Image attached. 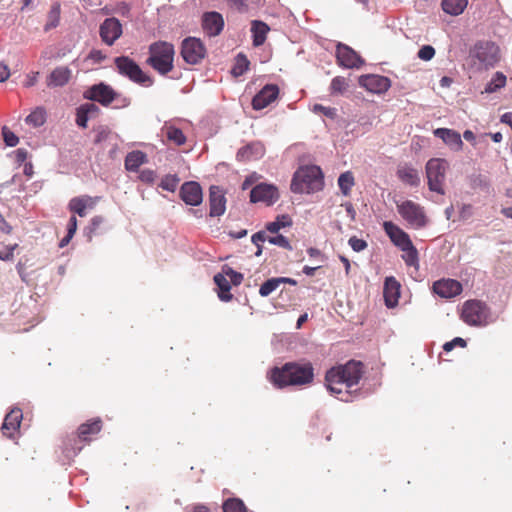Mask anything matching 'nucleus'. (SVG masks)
I'll return each instance as SVG.
<instances>
[{
	"label": "nucleus",
	"mask_w": 512,
	"mask_h": 512,
	"mask_svg": "<svg viewBox=\"0 0 512 512\" xmlns=\"http://www.w3.org/2000/svg\"><path fill=\"white\" fill-rule=\"evenodd\" d=\"M364 375L361 361L349 360L331 367L325 374V387L331 395L343 402H352L362 395L361 389H353Z\"/></svg>",
	"instance_id": "f257e3e1"
},
{
	"label": "nucleus",
	"mask_w": 512,
	"mask_h": 512,
	"mask_svg": "<svg viewBox=\"0 0 512 512\" xmlns=\"http://www.w3.org/2000/svg\"><path fill=\"white\" fill-rule=\"evenodd\" d=\"M267 378L277 389H284L289 386H307L314 380V367L308 361H290L281 367L271 368Z\"/></svg>",
	"instance_id": "f03ea898"
},
{
	"label": "nucleus",
	"mask_w": 512,
	"mask_h": 512,
	"mask_svg": "<svg viewBox=\"0 0 512 512\" xmlns=\"http://www.w3.org/2000/svg\"><path fill=\"white\" fill-rule=\"evenodd\" d=\"M323 173L319 166L310 165L298 169L291 181V191L298 194H311L322 190Z\"/></svg>",
	"instance_id": "7ed1b4c3"
},
{
	"label": "nucleus",
	"mask_w": 512,
	"mask_h": 512,
	"mask_svg": "<svg viewBox=\"0 0 512 512\" xmlns=\"http://www.w3.org/2000/svg\"><path fill=\"white\" fill-rule=\"evenodd\" d=\"M461 319L469 326L486 327L497 320V315L485 302L474 299L463 304Z\"/></svg>",
	"instance_id": "20e7f679"
},
{
	"label": "nucleus",
	"mask_w": 512,
	"mask_h": 512,
	"mask_svg": "<svg viewBox=\"0 0 512 512\" xmlns=\"http://www.w3.org/2000/svg\"><path fill=\"white\" fill-rule=\"evenodd\" d=\"M150 56L147 63L161 75H166L173 68L174 46L167 42H156L149 47Z\"/></svg>",
	"instance_id": "39448f33"
},
{
	"label": "nucleus",
	"mask_w": 512,
	"mask_h": 512,
	"mask_svg": "<svg viewBox=\"0 0 512 512\" xmlns=\"http://www.w3.org/2000/svg\"><path fill=\"white\" fill-rule=\"evenodd\" d=\"M114 64L118 73L128 78L130 81L143 87H150L153 80L150 76L143 72L140 66L128 56H119L114 59Z\"/></svg>",
	"instance_id": "423d86ee"
},
{
	"label": "nucleus",
	"mask_w": 512,
	"mask_h": 512,
	"mask_svg": "<svg viewBox=\"0 0 512 512\" xmlns=\"http://www.w3.org/2000/svg\"><path fill=\"white\" fill-rule=\"evenodd\" d=\"M470 56L479 61L480 67H493L499 60V48L491 41H478L471 49Z\"/></svg>",
	"instance_id": "0eeeda50"
},
{
	"label": "nucleus",
	"mask_w": 512,
	"mask_h": 512,
	"mask_svg": "<svg viewBox=\"0 0 512 512\" xmlns=\"http://www.w3.org/2000/svg\"><path fill=\"white\" fill-rule=\"evenodd\" d=\"M399 214L407 223L415 229H421L427 225V217L424 209L411 200H406L397 205Z\"/></svg>",
	"instance_id": "6e6552de"
},
{
	"label": "nucleus",
	"mask_w": 512,
	"mask_h": 512,
	"mask_svg": "<svg viewBox=\"0 0 512 512\" xmlns=\"http://www.w3.org/2000/svg\"><path fill=\"white\" fill-rule=\"evenodd\" d=\"M445 170V162L439 158H432L426 164L429 189L441 195L444 194L442 184L445 179Z\"/></svg>",
	"instance_id": "1a4fd4ad"
},
{
	"label": "nucleus",
	"mask_w": 512,
	"mask_h": 512,
	"mask_svg": "<svg viewBox=\"0 0 512 512\" xmlns=\"http://www.w3.org/2000/svg\"><path fill=\"white\" fill-rule=\"evenodd\" d=\"M181 55L186 63L195 65L205 57L206 49L200 39L188 37L182 42Z\"/></svg>",
	"instance_id": "9d476101"
},
{
	"label": "nucleus",
	"mask_w": 512,
	"mask_h": 512,
	"mask_svg": "<svg viewBox=\"0 0 512 512\" xmlns=\"http://www.w3.org/2000/svg\"><path fill=\"white\" fill-rule=\"evenodd\" d=\"M84 97L88 100L99 102L103 106H108L116 99L117 93L110 85L101 82L85 91Z\"/></svg>",
	"instance_id": "9b49d317"
},
{
	"label": "nucleus",
	"mask_w": 512,
	"mask_h": 512,
	"mask_svg": "<svg viewBox=\"0 0 512 512\" xmlns=\"http://www.w3.org/2000/svg\"><path fill=\"white\" fill-rule=\"evenodd\" d=\"M122 32V24L115 17L106 18L99 27V35L108 46H112L120 38Z\"/></svg>",
	"instance_id": "f8f14e48"
},
{
	"label": "nucleus",
	"mask_w": 512,
	"mask_h": 512,
	"mask_svg": "<svg viewBox=\"0 0 512 512\" xmlns=\"http://www.w3.org/2000/svg\"><path fill=\"white\" fill-rule=\"evenodd\" d=\"M358 83L361 87L374 94L385 93L391 87V80L377 74L361 75Z\"/></svg>",
	"instance_id": "ddd939ff"
},
{
	"label": "nucleus",
	"mask_w": 512,
	"mask_h": 512,
	"mask_svg": "<svg viewBox=\"0 0 512 512\" xmlns=\"http://www.w3.org/2000/svg\"><path fill=\"white\" fill-rule=\"evenodd\" d=\"M278 198V190L271 184L260 183L250 191V201L252 203L264 202L267 205H272L278 200Z\"/></svg>",
	"instance_id": "4468645a"
},
{
	"label": "nucleus",
	"mask_w": 512,
	"mask_h": 512,
	"mask_svg": "<svg viewBox=\"0 0 512 512\" xmlns=\"http://www.w3.org/2000/svg\"><path fill=\"white\" fill-rule=\"evenodd\" d=\"M336 57L339 65L345 68H359L364 64V60L355 50L342 43L337 44Z\"/></svg>",
	"instance_id": "2eb2a0df"
},
{
	"label": "nucleus",
	"mask_w": 512,
	"mask_h": 512,
	"mask_svg": "<svg viewBox=\"0 0 512 512\" xmlns=\"http://www.w3.org/2000/svg\"><path fill=\"white\" fill-rule=\"evenodd\" d=\"M180 197L187 205H200L203 200V193L200 184L195 181H188L183 183L180 188Z\"/></svg>",
	"instance_id": "dca6fc26"
},
{
	"label": "nucleus",
	"mask_w": 512,
	"mask_h": 512,
	"mask_svg": "<svg viewBox=\"0 0 512 512\" xmlns=\"http://www.w3.org/2000/svg\"><path fill=\"white\" fill-rule=\"evenodd\" d=\"M279 95V88L275 84L265 85L252 99L254 110H262L275 101Z\"/></svg>",
	"instance_id": "f3484780"
},
{
	"label": "nucleus",
	"mask_w": 512,
	"mask_h": 512,
	"mask_svg": "<svg viewBox=\"0 0 512 512\" xmlns=\"http://www.w3.org/2000/svg\"><path fill=\"white\" fill-rule=\"evenodd\" d=\"M202 28L209 37L219 35L224 28L223 16L216 11L205 12L202 16Z\"/></svg>",
	"instance_id": "a211bd4d"
},
{
	"label": "nucleus",
	"mask_w": 512,
	"mask_h": 512,
	"mask_svg": "<svg viewBox=\"0 0 512 512\" xmlns=\"http://www.w3.org/2000/svg\"><path fill=\"white\" fill-rule=\"evenodd\" d=\"M23 413L20 408H13L6 414L1 426L2 434L10 439L14 438L20 428Z\"/></svg>",
	"instance_id": "6ab92c4d"
},
{
	"label": "nucleus",
	"mask_w": 512,
	"mask_h": 512,
	"mask_svg": "<svg viewBox=\"0 0 512 512\" xmlns=\"http://www.w3.org/2000/svg\"><path fill=\"white\" fill-rule=\"evenodd\" d=\"M433 291L441 298H452L462 292V285L454 279H442L434 282Z\"/></svg>",
	"instance_id": "aec40b11"
},
{
	"label": "nucleus",
	"mask_w": 512,
	"mask_h": 512,
	"mask_svg": "<svg viewBox=\"0 0 512 512\" xmlns=\"http://www.w3.org/2000/svg\"><path fill=\"white\" fill-rule=\"evenodd\" d=\"M383 228L385 233L390 238L391 242L400 250L406 247L407 245H411L412 241L409 235L393 222L385 221L383 223Z\"/></svg>",
	"instance_id": "412c9836"
},
{
	"label": "nucleus",
	"mask_w": 512,
	"mask_h": 512,
	"mask_svg": "<svg viewBox=\"0 0 512 512\" xmlns=\"http://www.w3.org/2000/svg\"><path fill=\"white\" fill-rule=\"evenodd\" d=\"M209 205L211 217H219L226 210V198L222 189L218 186H211L209 189Z\"/></svg>",
	"instance_id": "4be33fe9"
},
{
	"label": "nucleus",
	"mask_w": 512,
	"mask_h": 512,
	"mask_svg": "<svg viewBox=\"0 0 512 512\" xmlns=\"http://www.w3.org/2000/svg\"><path fill=\"white\" fill-rule=\"evenodd\" d=\"M383 297L387 308H394L397 306L400 297V284L392 276L385 278Z\"/></svg>",
	"instance_id": "5701e85b"
},
{
	"label": "nucleus",
	"mask_w": 512,
	"mask_h": 512,
	"mask_svg": "<svg viewBox=\"0 0 512 512\" xmlns=\"http://www.w3.org/2000/svg\"><path fill=\"white\" fill-rule=\"evenodd\" d=\"M83 449L81 440L75 435H68L63 441V463H70Z\"/></svg>",
	"instance_id": "b1692460"
},
{
	"label": "nucleus",
	"mask_w": 512,
	"mask_h": 512,
	"mask_svg": "<svg viewBox=\"0 0 512 512\" xmlns=\"http://www.w3.org/2000/svg\"><path fill=\"white\" fill-rule=\"evenodd\" d=\"M434 135L440 138L451 150L459 151L462 149L463 141L457 131L448 128H437L434 130Z\"/></svg>",
	"instance_id": "393cba45"
},
{
	"label": "nucleus",
	"mask_w": 512,
	"mask_h": 512,
	"mask_svg": "<svg viewBox=\"0 0 512 512\" xmlns=\"http://www.w3.org/2000/svg\"><path fill=\"white\" fill-rule=\"evenodd\" d=\"M102 429V421L100 418H94L81 424L75 434L81 442H90L91 437L97 435Z\"/></svg>",
	"instance_id": "a878e982"
},
{
	"label": "nucleus",
	"mask_w": 512,
	"mask_h": 512,
	"mask_svg": "<svg viewBox=\"0 0 512 512\" xmlns=\"http://www.w3.org/2000/svg\"><path fill=\"white\" fill-rule=\"evenodd\" d=\"M264 147L259 142H253L240 148L236 154L238 161L246 162L263 156Z\"/></svg>",
	"instance_id": "bb28decb"
},
{
	"label": "nucleus",
	"mask_w": 512,
	"mask_h": 512,
	"mask_svg": "<svg viewBox=\"0 0 512 512\" xmlns=\"http://www.w3.org/2000/svg\"><path fill=\"white\" fill-rule=\"evenodd\" d=\"M71 70L68 67H56L47 78V85L49 87H62L68 83L71 77Z\"/></svg>",
	"instance_id": "cd10ccee"
},
{
	"label": "nucleus",
	"mask_w": 512,
	"mask_h": 512,
	"mask_svg": "<svg viewBox=\"0 0 512 512\" xmlns=\"http://www.w3.org/2000/svg\"><path fill=\"white\" fill-rule=\"evenodd\" d=\"M148 162L146 153L140 150L129 152L124 161L125 169L129 172H137L141 165Z\"/></svg>",
	"instance_id": "c85d7f7f"
},
{
	"label": "nucleus",
	"mask_w": 512,
	"mask_h": 512,
	"mask_svg": "<svg viewBox=\"0 0 512 512\" xmlns=\"http://www.w3.org/2000/svg\"><path fill=\"white\" fill-rule=\"evenodd\" d=\"M214 283L218 288V298L222 302H229L233 299V295L230 293L231 284L229 280L225 277V275L221 273H217L213 277Z\"/></svg>",
	"instance_id": "c756f323"
},
{
	"label": "nucleus",
	"mask_w": 512,
	"mask_h": 512,
	"mask_svg": "<svg viewBox=\"0 0 512 512\" xmlns=\"http://www.w3.org/2000/svg\"><path fill=\"white\" fill-rule=\"evenodd\" d=\"M269 26L260 20H253L251 23V33L253 38V45L255 47L261 46L266 40L267 33L269 32Z\"/></svg>",
	"instance_id": "7c9ffc66"
},
{
	"label": "nucleus",
	"mask_w": 512,
	"mask_h": 512,
	"mask_svg": "<svg viewBox=\"0 0 512 512\" xmlns=\"http://www.w3.org/2000/svg\"><path fill=\"white\" fill-rule=\"evenodd\" d=\"M161 131L170 142H173L177 146H182L186 142V136L183 131L169 122H165Z\"/></svg>",
	"instance_id": "2f4dec72"
},
{
	"label": "nucleus",
	"mask_w": 512,
	"mask_h": 512,
	"mask_svg": "<svg viewBox=\"0 0 512 512\" xmlns=\"http://www.w3.org/2000/svg\"><path fill=\"white\" fill-rule=\"evenodd\" d=\"M397 175L402 182L412 187H417L420 184L418 171L412 167L404 166L399 168Z\"/></svg>",
	"instance_id": "473e14b6"
},
{
	"label": "nucleus",
	"mask_w": 512,
	"mask_h": 512,
	"mask_svg": "<svg viewBox=\"0 0 512 512\" xmlns=\"http://www.w3.org/2000/svg\"><path fill=\"white\" fill-rule=\"evenodd\" d=\"M468 5V0H442L441 6L445 13L458 16L463 13Z\"/></svg>",
	"instance_id": "72a5a7b5"
},
{
	"label": "nucleus",
	"mask_w": 512,
	"mask_h": 512,
	"mask_svg": "<svg viewBox=\"0 0 512 512\" xmlns=\"http://www.w3.org/2000/svg\"><path fill=\"white\" fill-rule=\"evenodd\" d=\"M223 512H248L244 501L238 497H229L222 502Z\"/></svg>",
	"instance_id": "f704fd0d"
},
{
	"label": "nucleus",
	"mask_w": 512,
	"mask_h": 512,
	"mask_svg": "<svg viewBox=\"0 0 512 512\" xmlns=\"http://www.w3.org/2000/svg\"><path fill=\"white\" fill-rule=\"evenodd\" d=\"M25 122L34 127H40L46 122V111L43 107H36L26 118Z\"/></svg>",
	"instance_id": "c9c22d12"
},
{
	"label": "nucleus",
	"mask_w": 512,
	"mask_h": 512,
	"mask_svg": "<svg viewBox=\"0 0 512 512\" xmlns=\"http://www.w3.org/2000/svg\"><path fill=\"white\" fill-rule=\"evenodd\" d=\"M292 220L289 215H278L272 222L266 224V230L270 233H278L280 229L290 227Z\"/></svg>",
	"instance_id": "e433bc0d"
},
{
	"label": "nucleus",
	"mask_w": 512,
	"mask_h": 512,
	"mask_svg": "<svg viewBox=\"0 0 512 512\" xmlns=\"http://www.w3.org/2000/svg\"><path fill=\"white\" fill-rule=\"evenodd\" d=\"M354 176L352 172L346 171L341 173L338 177V186L340 188L341 193L344 196H348L351 192L352 187L354 186Z\"/></svg>",
	"instance_id": "4c0bfd02"
},
{
	"label": "nucleus",
	"mask_w": 512,
	"mask_h": 512,
	"mask_svg": "<svg viewBox=\"0 0 512 512\" xmlns=\"http://www.w3.org/2000/svg\"><path fill=\"white\" fill-rule=\"evenodd\" d=\"M506 84V76L502 72H496L491 80L487 82L484 93H494Z\"/></svg>",
	"instance_id": "58836bf2"
},
{
	"label": "nucleus",
	"mask_w": 512,
	"mask_h": 512,
	"mask_svg": "<svg viewBox=\"0 0 512 512\" xmlns=\"http://www.w3.org/2000/svg\"><path fill=\"white\" fill-rule=\"evenodd\" d=\"M401 250L404 252L402 259L404 260L405 264L407 266L417 268L419 266L418 251L413 243H411V245H407Z\"/></svg>",
	"instance_id": "ea45409f"
},
{
	"label": "nucleus",
	"mask_w": 512,
	"mask_h": 512,
	"mask_svg": "<svg viewBox=\"0 0 512 512\" xmlns=\"http://www.w3.org/2000/svg\"><path fill=\"white\" fill-rule=\"evenodd\" d=\"M90 197H74L69 201L68 207L70 211L78 214L80 217L86 216V208L87 202L90 200Z\"/></svg>",
	"instance_id": "a19ab883"
},
{
	"label": "nucleus",
	"mask_w": 512,
	"mask_h": 512,
	"mask_svg": "<svg viewBox=\"0 0 512 512\" xmlns=\"http://www.w3.org/2000/svg\"><path fill=\"white\" fill-rule=\"evenodd\" d=\"M249 60L243 53L237 54L235 57V63L231 69V73L235 77L242 76L249 68Z\"/></svg>",
	"instance_id": "79ce46f5"
},
{
	"label": "nucleus",
	"mask_w": 512,
	"mask_h": 512,
	"mask_svg": "<svg viewBox=\"0 0 512 512\" xmlns=\"http://www.w3.org/2000/svg\"><path fill=\"white\" fill-rule=\"evenodd\" d=\"M60 21V5L55 4L52 6L51 10L48 14V21L45 24L44 30L49 31L50 29H53L58 26Z\"/></svg>",
	"instance_id": "37998d69"
},
{
	"label": "nucleus",
	"mask_w": 512,
	"mask_h": 512,
	"mask_svg": "<svg viewBox=\"0 0 512 512\" xmlns=\"http://www.w3.org/2000/svg\"><path fill=\"white\" fill-rule=\"evenodd\" d=\"M222 273L225 275V277L228 279L230 284H233L235 286H238L242 283L244 276L242 273L235 271L233 268H231L228 265H224L222 267Z\"/></svg>",
	"instance_id": "c03bdc74"
},
{
	"label": "nucleus",
	"mask_w": 512,
	"mask_h": 512,
	"mask_svg": "<svg viewBox=\"0 0 512 512\" xmlns=\"http://www.w3.org/2000/svg\"><path fill=\"white\" fill-rule=\"evenodd\" d=\"M104 223V217L98 215L94 216L89 226H87L84 230L85 236L87 237L88 241H91L93 236L97 233V230L99 227Z\"/></svg>",
	"instance_id": "a18cd8bd"
},
{
	"label": "nucleus",
	"mask_w": 512,
	"mask_h": 512,
	"mask_svg": "<svg viewBox=\"0 0 512 512\" xmlns=\"http://www.w3.org/2000/svg\"><path fill=\"white\" fill-rule=\"evenodd\" d=\"M279 287L278 281L276 277L269 278L265 282H263L259 289V294L261 297H267L272 292H274Z\"/></svg>",
	"instance_id": "49530a36"
},
{
	"label": "nucleus",
	"mask_w": 512,
	"mask_h": 512,
	"mask_svg": "<svg viewBox=\"0 0 512 512\" xmlns=\"http://www.w3.org/2000/svg\"><path fill=\"white\" fill-rule=\"evenodd\" d=\"M179 178L177 175H166L162 180L159 186L166 191L174 192L178 186Z\"/></svg>",
	"instance_id": "de8ad7c7"
},
{
	"label": "nucleus",
	"mask_w": 512,
	"mask_h": 512,
	"mask_svg": "<svg viewBox=\"0 0 512 512\" xmlns=\"http://www.w3.org/2000/svg\"><path fill=\"white\" fill-rule=\"evenodd\" d=\"M347 87H348L347 80L344 77H340V76L334 77L332 79L331 85H330L331 92L339 93V94H342L343 92H345Z\"/></svg>",
	"instance_id": "09e8293b"
},
{
	"label": "nucleus",
	"mask_w": 512,
	"mask_h": 512,
	"mask_svg": "<svg viewBox=\"0 0 512 512\" xmlns=\"http://www.w3.org/2000/svg\"><path fill=\"white\" fill-rule=\"evenodd\" d=\"M94 132H95L94 142L96 144H99V143H102V142L108 140L109 136L112 133L110 128L106 125H99L98 127H96L94 129Z\"/></svg>",
	"instance_id": "8fccbe9b"
},
{
	"label": "nucleus",
	"mask_w": 512,
	"mask_h": 512,
	"mask_svg": "<svg viewBox=\"0 0 512 512\" xmlns=\"http://www.w3.org/2000/svg\"><path fill=\"white\" fill-rule=\"evenodd\" d=\"M268 242L272 245H276L287 250L293 249L289 240L282 234H277L276 236L269 237Z\"/></svg>",
	"instance_id": "3c124183"
},
{
	"label": "nucleus",
	"mask_w": 512,
	"mask_h": 512,
	"mask_svg": "<svg viewBox=\"0 0 512 512\" xmlns=\"http://www.w3.org/2000/svg\"><path fill=\"white\" fill-rule=\"evenodd\" d=\"M90 117L91 116L82 105L76 109V123L79 127L86 128Z\"/></svg>",
	"instance_id": "603ef678"
},
{
	"label": "nucleus",
	"mask_w": 512,
	"mask_h": 512,
	"mask_svg": "<svg viewBox=\"0 0 512 512\" xmlns=\"http://www.w3.org/2000/svg\"><path fill=\"white\" fill-rule=\"evenodd\" d=\"M2 136L8 147H15L19 142L17 135L5 126L2 128Z\"/></svg>",
	"instance_id": "864d4df0"
},
{
	"label": "nucleus",
	"mask_w": 512,
	"mask_h": 512,
	"mask_svg": "<svg viewBox=\"0 0 512 512\" xmlns=\"http://www.w3.org/2000/svg\"><path fill=\"white\" fill-rule=\"evenodd\" d=\"M419 59L430 61L435 56V49L431 45H423L417 53Z\"/></svg>",
	"instance_id": "5fc2aeb1"
},
{
	"label": "nucleus",
	"mask_w": 512,
	"mask_h": 512,
	"mask_svg": "<svg viewBox=\"0 0 512 512\" xmlns=\"http://www.w3.org/2000/svg\"><path fill=\"white\" fill-rule=\"evenodd\" d=\"M348 244L354 252H361L365 250L368 246L365 240L360 239L356 236L350 237L348 240Z\"/></svg>",
	"instance_id": "6e6d98bb"
},
{
	"label": "nucleus",
	"mask_w": 512,
	"mask_h": 512,
	"mask_svg": "<svg viewBox=\"0 0 512 512\" xmlns=\"http://www.w3.org/2000/svg\"><path fill=\"white\" fill-rule=\"evenodd\" d=\"M456 346H459V347H462V348H465L467 346V342L465 339H463L462 337H455L454 339H452L451 341H448L446 342L444 345H443V349L444 351L446 352H450L452 351Z\"/></svg>",
	"instance_id": "4d7b16f0"
},
{
	"label": "nucleus",
	"mask_w": 512,
	"mask_h": 512,
	"mask_svg": "<svg viewBox=\"0 0 512 512\" xmlns=\"http://www.w3.org/2000/svg\"><path fill=\"white\" fill-rule=\"evenodd\" d=\"M156 177V172L151 169H143L139 174V179L146 184L154 183Z\"/></svg>",
	"instance_id": "13d9d810"
},
{
	"label": "nucleus",
	"mask_w": 512,
	"mask_h": 512,
	"mask_svg": "<svg viewBox=\"0 0 512 512\" xmlns=\"http://www.w3.org/2000/svg\"><path fill=\"white\" fill-rule=\"evenodd\" d=\"M313 110L315 112H321L323 115H325L326 117L331 118V119L335 118L336 114H337V111L335 108L325 107L321 104H315Z\"/></svg>",
	"instance_id": "bf43d9fd"
},
{
	"label": "nucleus",
	"mask_w": 512,
	"mask_h": 512,
	"mask_svg": "<svg viewBox=\"0 0 512 512\" xmlns=\"http://www.w3.org/2000/svg\"><path fill=\"white\" fill-rule=\"evenodd\" d=\"M268 236L264 230L258 231L254 233L251 237V242L255 246H259V244H263L265 241H268Z\"/></svg>",
	"instance_id": "052dcab7"
},
{
	"label": "nucleus",
	"mask_w": 512,
	"mask_h": 512,
	"mask_svg": "<svg viewBox=\"0 0 512 512\" xmlns=\"http://www.w3.org/2000/svg\"><path fill=\"white\" fill-rule=\"evenodd\" d=\"M77 230V218L75 216H71L68 222L67 234L69 237H73Z\"/></svg>",
	"instance_id": "680f3d73"
},
{
	"label": "nucleus",
	"mask_w": 512,
	"mask_h": 512,
	"mask_svg": "<svg viewBox=\"0 0 512 512\" xmlns=\"http://www.w3.org/2000/svg\"><path fill=\"white\" fill-rule=\"evenodd\" d=\"M230 6L237 8L239 11L247 10L246 0H228Z\"/></svg>",
	"instance_id": "e2e57ef3"
},
{
	"label": "nucleus",
	"mask_w": 512,
	"mask_h": 512,
	"mask_svg": "<svg viewBox=\"0 0 512 512\" xmlns=\"http://www.w3.org/2000/svg\"><path fill=\"white\" fill-rule=\"evenodd\" d=\"M307 253L311 258L319 259L320 262L324 261V256L321 251L317 248L310 247L307 249Z\"/></svg>",
	"instance_id": "0e129e2a"
},
{
	"label": "nucleus",
	"mask_w": 512,
	"mask_h": 512,
	"mask_svg": "<svg viewBox=\"0 0 512 512\" xmlns=\"http://www.w3.org/2000/svg\"><path fill=\"white\" fill-rule=\"evenodd\" d=\"M10 76V70L7 65L0 63V83L5 82Z\"/></svg>",
	"instance_id": "69168bd1"
},
{
	"label": "nucleus",
	"mask_w": 512,
	"mask_h": 512,
	"mask_svg": "<svg viewBox=\"0 0 512 512\" xmlns=\"http://www.w3.org/2000/svg\"><path fill=\"white\" fill-rule=\"evenodd\" d=\"M15 247H11L7 250H0V260L3 261H11L14 257L13 250Z\"/></svg>",
	"instance_id": "338daca9"
},
{
	"label": "nucleus",
	"mask_w": 512,
	"mask_h": 512,
	"mask_svg": "<svg viewBox=\"0 0 512 512\" xmlns=\"http://www.w3.org/2000/svg\"><path fill=\"white\" fill-rule=\"evenodd\" d=\"M88 112L90 116H93L94 114L99 112V108L96 104L91 102H86L84 104H81Z\"/></svg>",
	"instance_id": "774afa93"
}]
</instances>
